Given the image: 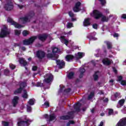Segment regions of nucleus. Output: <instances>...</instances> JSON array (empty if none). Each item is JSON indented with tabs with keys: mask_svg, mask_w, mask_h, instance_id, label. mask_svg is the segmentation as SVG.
I'll use <instances>...</instances> for the list:
<instances>
[{
	"mask_svg": "<svg viewBox=\"0 0 126 126\" xmlns=\"http://www.w3.org/2000/svg\"><path fill=\"white\" fill-rule=\"evenodd\" d=\"M38 39L40 40V41H45L46 39H47V35L44 34H41L38 35Z\"/></svg>",
	"mask_w": 126,
	"mask_h": 126,
	"instance_id": "24",
	"label": "nucleus"
},
{
	"mask_svg": "<svg viewBox=\"0 0 126 126\" xmlns=\"http://www.w3.org/2000/svg\"><path fill=\"white\" fill-rule=\"evenodd\" d=\"M73 59H74V57L71 55H67L65 57V60L67 62H71Z\"/></svg>",
	"mask_w": 126,
	"mask_h": 126,
	"instance_id": "22",
	"label": "nucleus"
},
{
	"mask_svg": "<svg viewBox=\"0 0 126 126\" xmlns=\"http://www.w3.org/2000/svg\"><path fill=\"white\" fill-rule=\"evenodd\" d=\"M27 112H31L32 111V108L31 106L27 105Z\"/></svg>",
	"mask_w": 126,
	"mask_h": 126,
	"instance_id": "42",
	"label": "nucleus"
},
{
	"mask_svg": "<svg viewBox=\"0 0 126 126\" xmlns=\"http://www.w3.org/2000/svg\"><path fill=\"white\" fill-rule=\"evenodd\" d=\"M72 32H71V31H70L69 32L67 33V35L68 36H70V35H72Z\"/></svg>",
	"mask_w": 126,
	"mask_h": 126,
	"instance_id": "56",
	"label": "nucleus"
},
{
	"mask_svg": "<svg viewBox=\"0 0 126 126\" xmlns=\"http://www.w3.org/2000/svg\"><path fill=\"white\" fill-rule=\"evenodd\" d=\"M9 67L11 69H14V68H15V65L11 63L9 64Z\"/></svg>",
	"mask_w": 126,
	"mask_h": 126,
	"instance_id": "45",
	"label": "nucleus"
},
{
	"mask_svg": "<svg viewBox=\"0 0 126 126\" xmlns=\"http://www.w3.org/2000/svg\"><path fill=\"white\" fill-rule=\"evenodd\" d=\"M45 52L42 51H37L36 53V56L38 59H43L45 57Z\"/></svg>",
	"mask_w": 126,
	"mask_h": 126,
	"instance_id": "17",
	"label": "nucleus"
},
{
	"mask_svg": "<svg viewBox=\"0 0 126 126\" xmlns=\"http://www.w3.org/2000/svg\"><path fill=\"white\" fill-rule=\"evenodd\" d=\"M100 52V49H97L96 50V54H98Z\"/></svg>",
	"mask_w": 126,
	"mask_h": 126,
	"instance_id": "63",
	"label": "nucleus"
},
{
	"mask_svg": "<svg viewBox=\"0 0 126 126\" xmlns=\"http://www.w3.org/2000/svg\"><path fill=\"white\" fill-rule=\"evenodd\" d=\"M4 73L5 75H9V71L8 70H5Z\"/></svg>",
	"mask_w": 126,
	"mask_h": 126,
	"instance_id": "46",
	"label": "nucleus"
},
{
	"mask_svg": "<svg viewBox=\"0 0 126 126\" xmlns=\"http://www.w3.org/2000/svg\"><path fill=\"white\" fill-rule=\"evenodd\" d=\"M68 119H70L68 116H63L61 117V120H68Z\"/></svg>",
	"mask_w": 126,
	"mask_h": 126,
	"instance_id": "33",
	"label": "nucleus"
},
{
	"mask_svg": "<svg viewBox=\"0 0 126 126\" xmlns=\"http://www.w3.org/2000/svg\"><path fill=\"white\" fill-rule=\"evenodd\" d=\"M113 109H109L108 111V115L109 116H111V115L113 114Z\"/></svg>",
	"mask_w": 126,
	"mask_h": 126,
	"instance_id": "47",
	"label": "nucleus"
},
{
	"mask_svg": "<svg viewBox=\"0 0 126 126\" xmlns=\"http://www.w3.org/2000/svg\"><path fill=\"white\" fill-rule=\"evenodd\" d=\"M94 96V92L91 93V94L88 96V99H92V98H93Z\"/></svg>",
	"mask_w": 126,
	"mask_h": 126,
	"instance_id": "35",
	"label": "nucleus"
},
{
	"mask_svg": "<svg viewBox=\"0 0 126 126\" xmlns=\"http://www.w3.org/2000/svg\"><path fill=\"white\" fill-rule=\"evenodd\" d=\"M116 126H126V118L121 119L116 125Z\"/></svg>",
	"mask_w": 126,
	"mask_h": 126,
	"instance_id": "13",
	"label": "nucleus"
},
{
	"mask_svg": "<svg viewBox=\"0 0 126 126\" xmlns=\"http://www.w3.org/2000/svg\"><path fill=\"white\" fill-rule=\"evenodd\" d=\"M7 22L9 23H11L12 25H14V26L15 27V28H18L19 29L20 28H22V26L18 24V23L13 21L12 19L11 18H8L7 19Z\"/></svg>",
	"mask_w": 126,
	"mask_h": 126,
	"instance_id": "6",
	"label": "nucleus"
},
{
	"mask_svg": "<svg viewBox=\"0 0 126 126\" xmlns=\"http://www.w3.org/2000/svg\"><path fill=\"white\" fill-rule=\"evenodd\" d=\"M91 15H92V16H94L95 19H99V18H101L102 22H107L109 21V18L108 17L103 15L101 12L97 10H94L93 13L91 14Z\"/></svg>",
	"mask_w": 126,
	"mask_h": 126,
	"instance_id": "1",
	"label": "nucleus"
},
{
	"mask_svg": "<svg viewBox=\"0 0 126 126\" xmlns=\"http://www.w3.org/2000/svg\"><path fill=\"white\" fill-rule=\"evenodd\" d=\"M37 66H33L32 67V70H33L34 71H35V70H37Z\"/></svg>",
	"mask_w": 126,
	"mask_h": 126,
	"instance_id": "53",
	"label": "nucleus"
},
{
	"mask_svg": "<svg viewBox=\"0 0 126 126\" xmlns=\"http://www.w3.org/2000/svg\"><path fill=\"white\" fill-rule=\"evenodd\" d=\"M4 8L6 10H11V9L13 8V5L12 4L11 1H8V3L5 5Z\"/></svg>",
	"mask_w": 126,
	"mask_h": 126,
	"instance_id": "12",
	"label": "nucleus"
},
{
	"mask_svg": "<svg viewBox=\"0 0 126 126\" xmlns=\"http://www.w3.org/2000/svg\"><path fill=\"white\" fill-rule=\"evenodd\" d=\"M18 7H19V8L21 9L23 7V5H20L19 4H18Z\"/></svg>",
	"mask_w": 126,
	"mask_h": 126,
	"instance_id": "61",
	"label": "nucleus"
},
{
	"mask_svg": "<svg viewBox=\"0 0 126 126\" xmlns=\"http://www.w3.org/2000/svg\"><path fill=\"white\" fill-rule=\"evenodd\" d=\"M44 82H45L46 83H50V82H52V81H53L54 77L52 74L48 73L44 76Z\"/></svg>",
	"mask_w": 126,
	"mask_h": 126,
	"instance_id": "4",
	"label": "nucleus"
},
{
	"mask_svg": "<svg viewBox=\"0 0 126 126\" xmlns=\"http://www.w3.org/2000/svg\"><path fill=\"white\" fill-rule=\"evenodd\" d=\"M111 100H112V101H116V100H118V98L115 96V94H114L111 96Z\"/></svg>",
	"mask_w": 126,
	"mask_h": 126,
	"instance_id": "40",
	"label": "nucleus"
},
{
	"mask_svg": "<svg viewBox=\"0 0 126 126\" xmlns=\"http://www.w3.org/2000/svg\"><path fill=\"white\" fill-rule=\"evenodd\" d=\"M73 124H74V121H70L67 124V126H69V125L71 124V125H73Z\"/></svg>",
	"mask_w": 126,
	"mask_h": 126,
	"instance_id": "48",
	"label": "nucleus"
},
{
	"mask_svg": "<svg viewBox=\"0 0 126 126\" xmlns=\"http://www.w3.org/2000/svg\"><path fill=\"white\" fill-rule=\"evenodd\" d=\"M84 26H88L90 25V19L87 18L84 20Z\"/></svg>",
	"mask_w": 126,
	"mask_h": 126,
	"instance_id": "25",
	"label": "nucleus"
},
{
	"mask_svg": "<svg viewBox=\"0 0 126 126\" xmlns=\"http://www.w3.org/2000/svg\"><path fill=\"white\" fill-rule=\"evenodd\" d=\"M100 1L102 5H104L106 4V0H99Z\"/></svg>",
	"mask_w": 126,
	"mask_h": 126,
	"instance_id": "44",
	"label": "nucleus"
},
{
	"mask_svg": "<svg viewBox=\"0 0 126 126\" xmlns=\"http://www.w3.org/2000/svg\"><path fill=\"white\" fill-rule=\"evenodd\" d=\"M114 95L117 98V99H119L121 97V94L119 93H116L114 94Z\"/></svg>",
	"mask_w": 126,
	"mask_h": 126,
	"instance_id": "39",
	"label": "nucleus"
},
{
	"mask_svg": "<svg viewBox=\"0 0 126 126\" xmlns=\"http://www.w3.org/2000/svg\"><path fill=\"white\" fill-rule=\"evenodd\" d=\"M78 108V103L74 105V108L76 110Z\"/></svg>",
	"mask_w": 126,
	"mask_h": 126,
	"instance_id": "52",
	"label": "nucleus"
},
{
	"mask_svg": "<svg viewBox=\"0 0 126 126\" xmlns=\"http://www.w3.org/2000/svg\"><path fill=\"white\" fill-rule=\"evenodd\" d=\"M103 102H108L109 101L108 98H103Z\"/></svg>",
	"mask_w": 126,
	"mask_h": 126,
	"instance_id": "51",
	"label": "nucleus"
},
{
	"mask_svg": "<svg viewBox=\"0 0 126 126\" xmlns=\"http://www.w3.org/2000/svg\"><path fill=\"white\" fill-rule=\"evenodd\" d=\"M109 84L110 85L112 86L114 84V82H115V80L111 79L109 80Z\"/></svg>",
	"mask_w": 126,
	"mask_h": 126,
	"instance_id": "43",
	"label": "nucleus"
},
{
	"mask_svg": "<svg viewBox=\"0 0 126 126\" xmlns=\"http://www.w3.org/2000/svg\"><path fill=\"white\" fill-rule=\"evenodd\" d=\"M67 77L69 79H72L73 77H74V73L71 72L68 74Z\"/></svg>",
	"mask_w": 126,
	"mask_h": 126,
	"instance_id": "28",
	"label": "nucleus"
},
{
	"mask_svg": "<svg viewBox=\"0 0 126 126\" xmlns=\"http://www.w3.org/2000/svg\"><path fill=\"white\" fill-rule=\"evenodd\" d=\"M117 81H118V82H120L121 85L126 86V80H123V77L119 76L117 77Z\"/></svg>",
	"mask_w": 126,
	"mask_h": 126,
	"instance_id": "15",
	"label": "nucleus"
},
{
	"mask_svg": "<svg viewBox=\"0 0 126 126\" xmlns=\"http://www.w3.org/2000/svg\"><path fill=\"white\" fill-rule=\"evenodd\" d=\"M98 28V25L96 24H94L93 25V28H94V29H97V28Z\"/></svg>",
	"mask_w": 126,
	"mask_h": 126,
	"instance_id": "50",
	"label": "nucleus"
},
{
	"mask_svg": "<svg viewBox=\"0 0 126 126\" xmlns=\"http://www.w3.org/2000/svg\"><path fill=\"white\" fill-rule=\"evenodd\" d=\"M59 52V48L55 47L52 49V53L53 54L48 53L47 54V58L49 59H52L55 57V55L54 54H56V53H58Z\"/></svg>",
	"mask_w": 126,
	"mask_h": 126,
	"instance_id": "10",
	"label": "nucleus"
},
{
	"mask_svg": "<svg viewBox=\"0 0 126 126\" xmlns=\"http://www.w3.org/2000/svg\"><path fill=\"white\" fill-rule=\"evenodd\" d=\"M37 39V36L32 37L29 39H26L23 41L24 45H30Z\"/></svg>",
	"mask_w": 126,
	"mask_h": 126,
	"instance_id": "7",
	"label": "nucleus"
},
{
	"mask_svg": "<svg viewBox=\"0 0 126 126\" xmlns=\"http://www.w3.org/2000/svg\"><path fill=\"white\" fill-rule=\"evenodd\" d=\"M28 103L31 105H34V103H35V99L34 98L31 99L29 101Z\"/></svg>",
	"mask_w": 126,
	"mask_h": 126,
	"instance_id": "30",
	"label": "nucleus"
},
{
	"mask_svg": "<svg viewBox=\"0 0 126 126\" xmlns=\"http://www.w3.org/2000/svg\"><path fill=\"white\" fill-rule=\"evenodd\" d=\"M105 11L106 13H109V12H110L109 11V9H105Z\"/></svg>",
	"mask_w": 126,
	"mask_h": 126,
	"instance_id": "60",
	"label": "nucleus"
},
{
	"mask_svg": "<svg viewBox=\"0 0 126 126\" xmlns=\"http://www.w3.org/2000/svg\"><path fill=\"white\" fill-rule=\"evenodd\" d=\"M65 92H69L70 91V89H68L67 90H66Z\"/></svg>",
	"mask_w": 126,
	"mask_h": 126,
	"instance_id": "62",
	"label": "nucleus"
},
{
	"mask_svg": "<svg viewBox=\"0 0 126 126\" xmlns=\"http://www.w3.org/2000/svg\"><path fill=\"white\" fill-rule=\"evenodd\" d=\"M21 33V32L20 31H18V30L15 31V35H16L17 36H19V35H20Z\"/></svg>",
	"mask_w": 126,
	"mask_h": 126,
	"instance_id": "36",
	"label": "nucleus"
},
{
	"mask_svg": "<svg viewBox=\"0 0 126 126\" xmlns=\"http://www.w3.org/2000/svg\"><path fill=\"white\" fill-rule=\"evenodd\" d=\"M60 40L62 43L65 44L66 46H68V44H70L71 45H73V41H71V40H68L67 39H65L64 36H61L60 38Z\"/></svg>",
	"mask_w": 126,
	"mask_h": 126,
	"instance_id": "8",
	"label": "nucleus"
},
{
	"mask_svg": "<svg viewBox=\"0 0 126 126\" xmlns=\"http://www.w3.org/2000/svg\"><path fill=\"white\" fill-rule=\"evenodd\" d=\"M71 27H73V25L71 23H68L67 24V28H71Z\"/></svg>",
	"mask_w": 126,
	"mask_h": 126,
	"instance_id": "37",
	"label": "nucleus"
},
{
	"mask_svg": "<svg viewBox=\"0 0 126 126\" xmlns=\"http://www.w3.org/2000/svg\"><path fill=\"white\" fill-rule=\"evenodd\" d=\"M98 93H99V94H100V95H102V94H104L103 91H100Z\"/></svg>",
	"mask_w": 126,
	"mask_h": 126,
	"instance_id": "59",
	"label": "nucleus"
},
{
	"mask_svg": "<svg viewBox=\"0 0 126 126\" xmlns=\"http://www.w3.org/2000/svg\"><path fill=\"white\" fill-rule=\"evenodd\" d=\"M30 18H31V15L25 16L24 17H21L19 19L20 23L24 24L26 22H29L30 21Z\"/></svg>",
	"mask_w": 126,
	"mask_h": 126,
	"instance_id": "5",
	"label": "nucleus"
},
{
	"mask_svg": "<svg viewBox=\"0 0 126 126\" xmlns=\"http://www.w3.org/2000/svg\"><path fill=\"white\" fill-rule=\"evenodd\" d=\"M80 2H78L76 3L75 6L73 8V11L75 12H78L79 10H80Z\"/></svg>",
	"mask_w": 126,
	"mask_h": 126,
	"instance_id": "20",
	"label": "nucleus"
},
{
	"mask_svg": "<svg viewBox=\"0 0 126 126\" xmlns=\"http://www.w3.org/2000/svg\"><path fill=\"white\" fill-rule=\"evenodd\" d=\"M50 105L49 104V102H45L43 105H42V107L43 108H48V107H49Z\"/></svg>",
	"mask_w": 126,
	"mask_h": 126,
	"instance_id": "34",
	"label": "nucleus"
},
{
	"mask_svg": "<svg viewBox=\"0 0 126 126\" xmlns=\"http://www.w3.org/2000/svg\"><path fill=\"white\" fill-rule=\"evenodd\" d=\"M23 98H28V94H27V92L25 90L24 91L23 95H22Z\"/></svg>",
	"mask_w": 126,
	"mask_h": 126,
	"instance_id": "31",
	"label": "nucleus"
},
{
	"mask_svg": "<svg viewBox=\"0 0 126 126\" xmlns=\"http://www.w3.org/2000/svg\"><path fill=\"white\" fill-rule=\"evenodd\" d=\"M123 64L126 65V60L123 62Z\"/></svg>",
	"mask_w": 126,
	"mask_h": 126,
	"instance_id": "64",
	"label": "nucleus"
},
{
	"mask_svg": "<svg viewBox=\"0 0 126 126\" xmlns=\"http://www.w3.org/2000/svg\"><path fill=\"white\" fill-rule=\"evenodd\" d=\"M18 96H14V98L13 99L12 103L13 104L14 107H15L16 105H17V103H18V100H19Z\"/></svg>",
	"mask_w": 126,
	"mask_h": 126,
	"instance_id": "23",
	"label": "nucleus"
},
{
	"mask_svg": "<svg viewBox=\"0 0 126 126\" xmlns=\"http://www.w3.org/2000/svg\"><path fill=\"white\" fill-rule=\"evenodd\" d=\"M27 86V84L26 82H23L20 85V89L17 90L15 92L14 94H18V93H21V91L22 90V88L24 87H26Z\"/></svg>",
	"mask_w": 126,
	"mask_h": 126,
	"instance_id": "11",
	"label": "nucleus"
},
{
	"mask_svg": "<svg viewBox=\"0 0 126 126\" xmlns=\"http://www.w3.org/2000/svg\"><path fill=\"white\" fill-rule=\"evenodd\" d=\"M121 18H123L124 19H126V14H123L121 16Z\"/></svg>",
	"mask_w": 126,
	"mask_h": 126,
	"instance_id": "54",
	"label": "nucleus"
},
{
	"mask_svg": "<svg viewBox=\"0 0 126 126\" xmlns=\"http://www.w3.org/2000/svg\"><path fill=\"white\" fill-rule=\"evenodd\" d=\"M8 34H9V32L7 31V28H6V26H3L0 32V38L6 37V35H8Z\"/></svg>",
	"mask_w": 126,
	"mask_h": 126,
	"instance_id": "3",
	"label": "nucleus"
},
{
	"mask_svg": "<svg viewBox=\"0 0 126 126\" xmlns=\"http://www.w3.org/2000/svg\"><path fill=\"white\" fill-rule=\"evenodd\" d=\"M29 120L27 119V117L24 116L19 119L18 126H29Z\"/></svg>",
	"mask_w": 126,
	"mask_h": 126,
	"instance_id": "2",
	"label": "nucleus"
},
{
	"mask_svg": "<svg viewBox=\"0 0 126 126\" xmlns=\"http://www.w3.org/2000/svg\"><path fill=\"white\" fill-rule=\"evenodd\" d=\"M113 70L114 72H115V73H117V69H116L115 68H113Z\"/></svg>",
	"mask_w": 126,
	"mask_h": 126,
	"instance_id": "58",
	"label": "nucleus"
},
{
	"mask_svg": "<svg viewBox=\"0 0 126 126\" xmlns=\"http://www.w3.org/2000/svg\"><path fill=\"white\" fill-rule=\"evenodd\" d=\"M124 103H125V99L120 100L117 104V108H121L122 106L124 105Z\"/></svg>",
	"mask_w": 126,
	"mask_h": 126,
	"instance_id": "27",
	"label": "nucleus"
},
{
	"mask_svg": "<svg viewBox=\"0 0 126 126\" xmlns=\"http://www.w3.org/2000/svg\"><path fill=\"white\" fill-rule=\"evenodd\" d=\"M28 34H29V32H28L27 31H24L23 32V36H27V35H28Z\"/></svg>",
	"mask_w": 126,
	"mask_h": 126,
	"instance_id": "38",
	"label": "nucleus"
},
{
	"mask_svg": "<svg viewBox=\"0 0 126 126\" xmlns=\"http://www.w3.org/2000/svg\"><path fill=\"white\" fill-rule=\"evenodd\" d=\"M68 14L70 17H74V14H73L72 11H69Z\"/></svg>",
	"mask_w": 126,
	"mask_h": 126,
	"instance_id": "41",
	"label": "nucleus"
},
{
	"mask_svg": "<svg viewBox=\"0 0 126 126\" xmlns=\"http://www.w3.org/2000/svg\"><path fill=\"white\" fill-rule=\"evenodd\" d=\"M2 124L4 126H8V122H2Z\"/></svg>",
	"mask_w": 126,
	"mask_h": 126,
	"instance_id": "49",
	"label": "nucleus"
},
{
	"mask_svg": "<svg viewBox=\"0 0 126 126\" xmlns=\"http://www.w3.org/2000/svg\"><path fill=\"white\" fill-rule=\"evenodd\" d=\"M113 37H119V34L115 33L113 34Z\"/></svg>",
	"mask_w": 126,
	"mask_h": 126,
	"instance_id": "55",
	"label": "nucleus"
},
{
	"mask_svg": "<svg viewBox=\"0 0 126 126\" xmlns=\"http://www.w3.org/2000/svg\"><path fill=\"white\" fill-rule=\"evenodd\" d=\"M80 78H81L83 76V73L85 72V69H84L83 67H80Z\"/></svg>",
	"mask_w": 126,
	"mask_h": 126,
	"instance_id": "26",
	"label": "nucleus"
},
{
	"mask_svg": "<svg viewBox=\"0 0 126 126\" xmlns=\"http://www.w3.org/2000/svg\"><path fill=\"white\" fill-rule=\"evenodd\" d=\"M100 73H99V72H96L95 73V74L94 75V80H97V79H98V77L99 76V74Z\"/></svg>",
	"mask_w": 126,
	"mask_h": 126,
	"instance_id": "29",
	"label": "nucleus"
},
{
	"mask_svg": "<svg viewBox=\"0 0 126 126\" xmlns=\"http://www.w3.org/2000/svg\"><path fill=\"white\" fill-rule=\"evenodd\" d=\"M105 44L107 45L108 49H111L112 48V44L108 42V41H105Z\"/></svg>",
	"mask_w": 126,
	"mask_h": 126,
	"instance_id": "32",
	"label": "nucleus"
},
{
	"mask_svg": "<svg viewBox=\"0 0 126 126\" xmlns=\"http://www.w3.org/2000/svg\"><path fill=\"white\" fill-rule=\"evenodd\" d=\"M95 35H96V32H92L90 33V34L87 37V38H88V39H90V40H93L94 41H95L97 40V38L94 37Z\"/></svg>",
	"mask_w": 126,
	"mask_h": 126,
	"instance_id": "19",
	"label": "nucleus"
},
{
	"mask_svg": "<svg viewBox=\"0 0 126 126\" xmlns=\"http://www.w3.org/2000/svg\"><path fill=\"white\" fill-rule=\"evenodd\" d=\"M122 111L123 112V113H124V114H126V107L124 108V110H122Z\"/></svg>",
	"mask_w": 126,
	"mask_h": 126,
	"instance_id": "57",
	"label": "nucleus"
},
{
	"mask_svg": "<svg viewBox=\"0 0 126 126\" xmlns=\"http://www.w3.org/2000/svg\"><path fill=\"white\" fill-rule=\"evenodd\" d=\"M56 63L57 65H58L59 68H63L64 67V65H65V63H64V62L63 61H61V60H57L56 61Z\"/></svg>",
	"mask_w": 126,
	"mask_h": 126,
	"instance_id": "14",
	"label": "nucleus"
},
{
	"mask_svg": "<svg viewBox=\"0 0 126 126\" xmlns=\"http://www.w3.org/2000/svg\"><path fill=\"white\" fill-rule=\"evenodd\" d=\"M43 117L45 119H47V122H52V121H55V120H56V116H55V114L51 115L49 116L48 115L45 114Z\"/></svg>",
	"mask_w": 126,
	"mask_h": 126,
	"instance_id": "9",
	"label": "nucleus"
},
{
	"mask_svg": "<svg viewBox=\"0 0 126 126\" xmlns=\"http://www.w3.org/2000/svg\"><path fill=\"white\" fill-rule=\"evenodd\" d=\"M102 63L105 65H109L113 63V61L112 60H110V59L108 58H105L102 60Z\"/></svg>",
	"mask_w": 126,
	"mask_h": 126,
	"instance_id": "18",
	"label": "nucleus"
},
{
	"mask_svg": "<svg viewBox=\"0 0 126 126\" xmlns=\"http://www.w3.org/2000/svg\"><path fill=\"white\" fill-rule=\"evenodd\" d=\"M84 56H85V53L78 52L75 54V59H76V60H79L80 59H82V57H84Z\"/></svg>",
	"mask_w": 126,
	"mask_h": 126,
	"instance_id": "16",
	"label": "nucleus"
},
{
	"mask_svg": "<svg viewBox=\"0 0 126 126\" xmlns=\"http://www.w3.org/2000/svg\"><path fill=\"white\" fill-rule=\"evenodd\" d=\"M19 62L21 65H23L24 66H26L27 65V62H26L23 58H19Z\"/></svg>",
	"mask_w": 126,
	"mask_h": 126,
	"instance_id": "21",
	"label": "nucleus"
}]
</instances>
